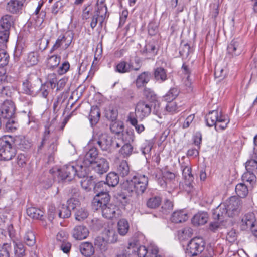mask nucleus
<instances>
[{
  "mask_svg": "<svg viewBox=\"0 0 257 257\" xmlns=\"http://www.w3.org/2000/svg\"><path fill=\"white\" fill-rule=\"evenodd\" d=\"M241 205L240 199L236 196H232L213 210V218L221 221L226 217L237 215L240 210Z\"/></svg>",
  "mask_w": 257,
  "mask_h": 257,
  "instance_id": "obj_1",
  "label": "nucleus"
},
{
  "mask_svg": "<svg viewBox=\"0 0 257 257\" xmlns=\"http://www.w3.org/2000/svg\"><path fill=\"white\" fill-rule=\"evenodd\" d=\"M110 196L104 193L102 196L94 197L92 201L93 208L96 210H101L102 216L108 219H112L118 217L120 210L118 208L112 204H108Z\"/></svg>",
  "mask_w": 257,
  "mask_h": 257,
  "instance_id": "obj_2",
  "label": "nucleus"
},
{
  "mask_svg": "<svg viewBox=\"0 0 257 257\" xmlns=\"http://www.w3.org/2000/svg\"><path fill=\"white\" fill-rule=\"evenodd\" d=\"M57 174L59 179L70 181L76 176L80 178L84 177L87 175V171L86 169H83L81 161L78 160L77 162L66 164L61 168L58 169Z\"/></svg>",
  "mask_w": 257,
  "mask_h": 257,
  "instance_id": "obj_3",
  "label": "nucleus"
},
{
  "mask_svg": "<svg viewBox=\"0 0 257 257\" xmlns=\"http://www.w3.org/2000/svg\"><path fill=\"white\" fill-rule=\"evenodd\" d=\"M148 183V178L145 175L137 174L124 181L122 187L128 193L139 195L145 191Z\"/></svg>",
  "mask_w": 257,
  "mask_h": 257,
  "instance_id": "obj_4",
  "label": "nucleus"
},
{
  "mask_svg": "<svg viewBox=\"0 0 257 257\" xmlns=\"http://www.w3.org/2000/svg\"><path fill=\"white\" fill-rule=\"evenodd\" d=\"M206 124L209 126H215L217 131L223 130L229 122L227 117L218 110L210 111L205 117Z\"/></svg>",
  "mask_w": 257,
  "mask_h": 257,
  "instance_id": "obj_5",
  "label": "nucleus"
},
{
  "mask_svg": "<svg viewBox=\"0 0 257 257\" xmlns=\"http://www.w3.org/2000/svg\"><path fill=\"white\" fill-rule=\"evenodd\" d=\"M153 246L156 245L151 244L147 249L145 246L140 245L137 240H133L129 242L126 248V253L131 254L132 256L152 257V251L150 249Z\"/></svg>",
  "mask_w": 257,
  "mask_h": 257,
  "instance_id": "obj_6",
  "label": "nucleus"
},
{
  "mask_svg": "<svg viewBox=\"0 0 257 257\" xmlns=\"http://www.w3.org/2000/svg\"><path fill=\"white\" fill-rule=\"evenodd\" d=\"M108 17L107 14V8L103 1L98 0L97 3V10L96 14L93 17L90 26L94 29L97 25L98 22L101 26L106 18Z\"/></svg>",
  "mask_w": 257,
  "mask_h": 257,
  "instance_id": "obj_7",
  "label": "nucleus"
},
{
  "mask_svg": "<svg viewBox=\"0 0 257 257\" xmlns=\"http://www.w3.org/2000/svg\"><path fill=\"white\" fill-rule=\"evenodd\" d=\"M205 245V242L202 238H193L188 243L186 253L190 256H196L204 250Z\"/></svg>",
  "mask_w": 257,
  "mask_h": 257,
  "instance_id": "obj_8",
  "label": "nucleus"
},
{
  "mask_svg": "<svg viewBox=\"0 0 257 257\" xmlns=\"http://www.w3.org/2000/svg\"><path fill=\"white\" fill-rule=\"evenodd\" d=\"M93 145H98L102 150H108L112 145V139L107 134H97L93 136L90 142Z\"/></svg>",
  "mask_w": 257,
  "mask_h": 257,
  "instance_id": "obj_9",
  "label": "nucleus"
},
{
  "mask_svg": "<svg viewBox=\"0 0 257 257\" xmlns=\"http://www.w3.org/2000/svg\"><path fill=\"white\" fill-rule=\"evenodd\" d=\"M73 37L74 34L71 32H67L64 35L59 36L51 49L50 52L52 53L59 48L64 50L66 49L71 44Z\"/></svg>",
  "mask_w": 257,
  "mask_h": 257,
  "instance_id": "obj_10",
  "label": "nucleus"
},
{
  "mask_svg": "<svg viewBox=\"0 0 257 257\" xmlns=\"http://www.w3.org/2000/svg\"><path fill=\"white\" fill-rule=\"evenodd\" d=\"M160 174L162 175V178H158V183L163 188L169 186L170 188H175L176 184L175 183V174L167 170H160Z\"/></svg>",
  "mask_w": 257,
  "mask_h": 257,
  "instance_id": "obj_11",
  "label": "nucleus"
},
{
  "mask_svg": "<svg viewBox=\"0 0 257 257\" xmlns=\"http://www.w3.org/2000/svg\"><path fill=\"white\" fill-rule=\"evenodd\" d=\"M152 111V106L150 104L144 101H139L135 107V118L140 121L148 117Z\"/></svg>",
  "mask_w": 257,
  "mask_h": 257,
  "instance_id": "obj_12",
  "label": "nucleus"
},
{
  "mask_svg": "<svg viewBox=\"0 0 257 257\" xmlns=\"http://www.w3.org/2000/svg\"><path fill=\"white\" fill-rule=\"evenodd\" d=\"M243 47L244 44L241 40L233 39L227 47V56L229 58H232L240 55Z\"/></svg>",
  "mask_w": 257,
  "mask_h": 257,
  "instance_id": "obj_13",
  "label": "nucleus"
},
{
  "mask_svg": "<svg viewBox=\"0 0 257 257\" xmlns=\"http://www.w3.org/2000/svg\"><path fill=\"white\" fill-rule=\"evenodd\" d=\"M107 239L101 236L97 237L95 239V245L102 250L107 249L108 243H114L117 240V235L113 230H108Z\"/></svg>",
  "mask_w": 257,
  "mask_h": 257,
  "instance_id": "obj_14",
  "label": "nucleus"
},
{
  "mask_svg": "<svg viewBox=\"0 0 257 257\" xmlns=\"http://www.w3.org/2000/svg\"><path fill=\"white\" fill-rule=\"evenodd\" d=\"M98 151L95 147L90 148L85 155L83 161H81L83 169H86L87 174L90 169V166L93 164L98 158H97Z\"/></svg>",
  "mask_w": 257,
  "mask_h": 257,
  "instance_id": "obj_15",
  "label": "nucleus"
},
{
  "mask_svg": "<svg viewBox=\"0 0 257 257\" xmlns=\"http://www.w3.org/2000/svg\"><path fill=\"white\" fill-rule=\"evenodd\" d=\"M79 204V202L75 199H70L67 201V205H62L59 207L58 214L61 218H67L71 215L70 209H74Z\"/></svg>",
  "mask_w": 257,
  "mask_h": 257,
  "instance_id": "obj_16",
  "label": "nucleus"
},
{
  "mask_svg": "<svg viewBox=\"0 0 257 257\" xmlns=\"http://www.w3.org/2000/svg\"><path fill=\"white\" fill-rule=\"evenodd\" d=\"M16 155V150L12 146L11 144L5 141L1 143L0 147V159L5 161H9Z\"/></svg>",
  "mask_w": 257,
  "mask_h": 257,
  "instance_id": "obj_17",
  "label": "nucleus"
},
{
  "mask_svg": "<svg viewBox=\"0 0 257 257\" xmlns=\"http://www.w3.org/2000/svg\"><path fill=\"white\" fill-rule=\"evenodd\" d=\"M15 111L14 103L10 100L5 101L0 109V116L9 119L13 116Z\"/></svg>",
  "mask_w": 257,
  "mask_h": 257,
  "instance_id": "obj_18",
  "label": "nucleus"
},
{
  "mask_svg": "<svg viewBox=\"0 0 257 257\" xmlns=\"http://www.w3.org/2000/svg\"><path fill=\"white\" fill-rule=\"evenodd\" d=\"M136 66H134L132 62H127L124 61L119 62L115 67V71L119 73H125L131 71H138L140 67L139 63Z\"/></svg>",
  "mask_w": 257,
  "mask_h": 257,
  "instance_id": "obj_19",
  "label": "nucleus"
},
{
  "mask_svg": "<svg viewBox=\"0 0 257 257\" xmlns=\"http://www.w3.org/2000/svg\"><path fill=\"white\" fill-rule=\"evenodd\" d=\"M183 177L185 180V185L189 188L188 191H190L192 187V183L193 182L194 177L191 173V168L188 163H183L181 166Z\"/></svg>",
  "mask_w": 257,
  "mask_h": 257,
  "instance_id": "obj_20",
  "label": "nucleus"
},
{
  "mask_svg": "<svg viewBox=\"0 0 257 257\" xmlns=\"http://www.w3.org/2000/svg\"><path fill=\"white\" fill-rule=\"evenodd\" d=\"M157 43L155 40L147 42L144 49L141 50L143 55L148 59L154 57L157 53L158 49L156 47Z\"/></svg>",
  "mask_w": 257,
  "mask_h": 257,
  "instance_id": "obj_21",
  "label": "nucleus"
},
{
  "mask_svg": "<svg viewBox=\"0 0 257 257\" xmlns=\"http://www.w3.org/2000/svg\"><path fill=\"white\" fill-rule=\"evenodd\" d=\"M26 0H10L7 4V10L13 14L21 13Z\"/></svg>",
  "mask_w": 257,
  "mask_h": 257,
  "instance_id": "obj_22",
  "label": "nucleus"
},
{
  "mask_svg": "<svg viewBox=\"0 0 257 257\" xmlns=\"http://www.w3.org/2000/svg\"><path fill=\"white\" fill-rule=\"evenodd\" d=\"M91 168L98 174H102L108 171L109 168L108 163L104 158H98L90 166Z\"/></svg>",
  "mask_w": 257,
  "mask_h": 257,
  "instance_id": "obj_23",
  "label": "nucleus"
},
{
  "mask_svg": "<svg viewBox=\"0 0 257 257\" xmlns=\"http://www.w3.org/2000/svg\"><path fill=\"white\" fill-rule=\"evenodd\" d=\"M89 231L88 229L83 225L76 226L72 232V236L76 240H83L86 239L88 236Z\"/></svg>",
  "mask_w": 257,
  "mask_h": 257,
  "instance_id": "obj_24",
  "label": "nucleus"
},
{
  "mask_svg": "<svg viewBox=\"0 0 257 257\" xmlns=\"http://www.w3.org/2000/svg\"><path fill=\"white\" fill-rule=\"evenodd\" d=\"M182 73L184 75L183 79L184 84L186 87V89L188 92L192 91V81L190 79L191 70L187 65L183 64L182 66Z\"/></svg>",
  "mask_w": 257,
  "mask_h": 257,
  "instance_id": "obj_25",
  "label": "nucleus"
},
{
  "mask_svg": "<svg viewBox=\"0 0 257 257\" xmlns=\"http://www.w3.org/2000/svg\"><path fill=\"white\" fill-rule=\"evenodd\" d=\"M255 217L253 213L245 214L242 218L241 226L242 229H251L254 226Z\"/></svg>",
  "mask_w": 257,
  "mask_h": 257,
  "instance_id": "obj_26",
  "label": "nucleus"
},
{
  "mask_svg": "<svg viewBox=\"0 0 257 257\" xmlns=\"http://www.w3.org/2000/svg\"><path fill=\"white\" fill-rule=\"evenodd\" d=\"M208 215L206 212H199L192 219V223L196 226L205 224L208 221Z\"/></svg>",
  "mask_w": 257,
  "mask_h": 257,
  "instance_id": "obj_27",
  "label": "nucleus"
},
{
  "mask_svg": "<svg viewBox=\"0 0 257 257\" xmlns=\"http://www.w3.org/2000/svg\"><path fill=\"white\" fill-rule=\"evenodd\" d=\"M79 249L81 254L86 257H89L94 253V247L92 243L89 242L81 243Z\"/></svg>",
  "mask_w": 257,
  "mask_h": 257,
  "instance_id": "obj_28",
  "label": "nucleus"
},
{
  "mask_svg": "<svg viewBox=\"0 0 257 257\" xmlns=\"http://www.w3.org/2000/svg\"><path fill=\"white\" fill-rule=\"evenodd\" d=\"M116 146L117 148L121 146L119 150V153L123 158H127L132 155L133 147L130 143H123V145H122L120 143L116 142Z\"/></svg>",
  "mask_w": 257,
  "mask_h": 257,
  "instance_id": "obj_29",
  "label": "nucleus"
},
{
  "mask_svg": "<svg viewBox=\"0 0 257 257\" xmlns=\"http://www.w3.org/2000/svg\"><path fill=\"white\" fill-rule=\"evenodd\" d=\"M151 74L148 72H144L141 73L137 78L136 85L137 88L145 86L150 81Z\"/></svg>",
  "mask_w": 257,
  "mask_h": 257,
  "instance_id": "obj_30",
  "label": "nucleus"
},
{
  "mask_svg": "<svg viewBox=\"0 0 257 257\" xmlns=\"http://www.w3.org/2000/svg\"><path fill=\"white\" fill-rule=\"evenodd\" d=\"M100 112L99 108L97 106L91 107L89 119L92 126L95 125L99 120Z\"/></svg>",
  "mask_w": 257,
  "mask_h": 257,
  "instance_id": "obj_31",
  "label": "nucleus"
},
{
  "mask_svg": "<svg viewBox=\"0 0 257 257\" xmlns=\"http://www.w3.org/2000/svg\"><path fill=\"white\" fill-rule=\"evenodd\" d=\"M155 79L159 83H162L168 79L167 71L162 67H157L154 69Z\"/></svg>",
  "mask_w": 257,
  "mask_h": 257,
  "instance_id": "obj_32",
  "label": "nucleus"
},
{
  "mask_svg": "<svg viewBox=\"0 0 257 257\" xmlns=\"http://www.w3.org/2000/svg\"><path fill=\"white\" fill-rule=\"evenodd\" d=\"M188 219L187 213L185 211L179 210L174 212L171 216V221L175 223L185 221Z\"/></svg>",
  "mask_w": 257,
  "mask_h": 257,
  "instance_id": "obj_33",
  "label": "nucleus"
},
{
  "mask_svg": "<svg viewBox=\"0 0 257 257\" xmlns=\"http://www.w3.org/2000/svg\"><path fill=\"white\" fill-rule=\"evenodd\" d=\"M14 251L16 257H24L26 255V247L20 241L13 240Z\"/></svg>",
  "mask_w": 257,
  "mask_h": 257,
  "instance_id": "obj_34",
  "label": "nucleus"
},
{
  "mask_svg": "<svg viewBox=\"0 0 257 257\" xmlns=\"http://www.w3.org/2000/svg\"><path fill=\"white\" fill-rule=\"evenodd\" d=\"M22 90L24 93L31 96L35 95L38 91L35 87L32 86L31 81L29 79H26L23 82Z\"/></svg>",
  "mask_w": 257,
  "mask_h": 257,
  "instance_id": "obj_35",
  "label": "nucleus"
},
{
  "mask_svg": "<svg viewBox=\"0 0 257 257\" xmlns=\"http://www.w3.org/2000/svg\"><path fill=\"white\" fill-rule=\"evenodd\" d=\"M27 213L31 218L36 219H41L44 215V212L41 209L34 207L27 208Z\"/></svg>",
  "mask_w": 257,
  "mask_h": 257,
  "instance_id": "obj_36",
  "label": "nucleus"
},
{
  "mask_svg": "<svg viewBox=\"0 0 257 257\" xmlns=\"http://www.w3.org/2000/svg\"><path fill=\"white\" fill-rule=\"evenodd\" d=\"M25 243L29 246H32L36 243V237L34 232L31 230H27L23 237Z\"/></svg>",
  "mask_w": 257,
  "mask_h": 257,
  "instance_id": "obj_37",
  "label": "nucleus"
},
{
  "mask_svg": "<svg viewBox=\"0 0 257 257\" xmlns=\"http://www.w3.org/2000/svg\"><path fill=\"white\" fill-rule=\"evenodd\" d=\"M107 186V185L104 181H100L96 183L94 187V190L97 193L95 197L102 196V194L104 193L108 194L107 189L106 188Z\"/></svg>",
  "mask_w": 257,
  "mask_h": 257,
  "instance_id": "obj_38",
  "label": "nucleus"
},
{
  "mask_svg": "<svg viewBox=\"0 0 257 257\" xmlns=\"http://www.w3.org/2000/svg\"><path fill=\"white\" fill-rule=\"evenodd\" d=\"M106 184L109 186L114 187L119 183V177L115 172L109 173L106 178Z\"/></svg>",
  "mask_w": 257,
  "mask_h": 257,
  "instance_id": "obj_39",
  "label": "nucleus"
},
{
  "mask_svg": "<svg viewBox=\"0 0 257 257\" xmlns=\"http://www.w3.org/2000/svg\"><path fill=\"white\" fill-rule=\"evenodd\" d=\"M118 231L120 235H125L129 229L128 221L125 219H120L117 223Z\"/></svg>",
  "mask_w": 257,
  "mask_h": 257,
  "instance_id": "obj_40",
  "label": "nucleus"
},
{
  "mask_svg": "<svg viewBox=\"0 0 257 257\" xmlns=\"http://www.w3.org/2000/svg\"><path fill=\"white\" fill-rule=\"evenodd\" d=\"M1 29L9 30L13 23L12 16L6 15L3 16L1 20Z\"/></svg>",
  "mask_w": 257,
  "mask_h": 257,
  "instance_id": "obj_41",
  "label": "nucleus"
},
{
  "mask_svg": "<svg viewBox=\"0 0 257 257\" xmlns=\"http://www.w3.org/2000/svg\"><path fill=\"white\" fill-rule=\"evenodd\" d=\"M235 192L239 197L244 198L248 194V189L246 185L240 183L236 185Z\"/></svg>",
  "mask_w": 257,
  "mask_h": 257,
  "instance_id": "obj_42",
  "label": "nucleus"
},
{
  "mask_svg": "<svg viewBox=\"0 0 257 257\" xmlns=\"http://www.w3.org/2000/svg\"><path fill=\"white\" fill-rule=\"evenodd\" d=\"M89 213L87 210L84 208H76L75 213V217L76 220L79 221H82L87 218Z\"/></svg>",
  "mask_w": 257,
  "mask_h": 257,
  "instance_id": "obj_43",
  "label": "nucleus"
},
{
  "mask_svg": "<svg viewBox=\"0 0 257 257\" xmlns=\"http://www.w3.org/2000/svg\"><path fill=\"white\" fill-rule=\"evenodd\" d=\"M179 91L177 88H171L168 92L164 96V100L166 102L173 101L178 95Z\"/></svg>",
  "mask_w": 257,
  "mask_h": 257,
  "instance_id": "obj_44",
  "label": "nucleus"
},
{
  "mask_svg": "<svg viewBox=\"0 0 257 257\" xmlns=\"http://www.w3.org/2000/svg\"><path fill=\"white\" fill-rule=\"evenodd\" d=\"M242 180L244 182H248L253 185L256 182V177L254 173L246 171L242 176Z\"/></svg>",
  "mask_w": 257,
  "mask_h": 257,
  "instance_id": "obj_45",
  "label": "nucleus"
},
{
  "mask_svg": "<svg viewBox=\"0 0 257 257\" xmlns=\"http://www.w3.org/2000/svg\"><path fill=\"white\" fill-rule=\"evenodd\" d=\"M117 171L122 177L127 176L130 172V168L126 161H122L117 168Z\"/></svg>",
  "mask_w": 257,
  "mask_h": 257,
  "instance_id": "obj_46",
  "label": "nucleus"
},
{
  "mask_svg": "<svg viewBox=\"0 0 257 257\" xmlns=\"http://www.w3.org/2000/svg\"><path fill=\"white\" fill-rule=\"evenodd\" d=\"M135 139V135L134 131L131 130H127L121 134V140L122 143L130 144L133 142Z\"/></svg>",
  "mask_w": 257,
  "mask_h": 257,
  "instance_id": "obj_47",
  "label": "nucleus"
},
{
  "mask_svg": "<svg viewBox=\"0 0 257 257\" xmlns=\"http://www.w3.org/2000/svg\"><path fill=\"white\" fill-rule=\"evenodd\" d=\"M138 119L137 118L131 115L128 117V120L135 127L136 131L138 134H141L145 130V127L143 124L138 123Z\"/></svg>",
  "mask_w": 257,
  "mask_h": 257,
  "instance_id": "obj_48",
  "label": "nucleus"
},
{
  "mask_svg": "<svg viewBox=\"0 0 257 257\" xmlns=\"http://www.w3.org/2000/svg\"><path fill=\"white\" fill-rule=\"evenodd\" d=\"M124 125L121 121H112L110 125L111 131L116 134H119L123 131Z\"/></svg>",
  "mask_w": 257,
  "mask_h": 257,
  "instance_id": "obj_49",
  "label": "nucleus"
},
{
  "mask_svg": "<svg viewBox=\"0 0 257 257\" xmlns=\"http://www.w3.org/2000/svg\"><path fill=\"white\" fill-rule=\"evenodd\" d=\"M192 234V229L190 227H185L178 231V235L182 239H185L190 237Z\"/></svg>",
  "mask_w": 257,
  "mask_h": 257,
  "instance_id": "obj_50",
  "label": "nucleus"
},
{
  "mask_svg": "<svg viewBox=\"0 0 257 257\" xmlns=\"http://www.w3.org/2000/svg\"><path fill=\"white\" fill-rule=\"evenodd\" d=\"M161 201V198L159 197H153L148 200L147 205L149 208H155L160 205Z\"/></svg>",
  "mask_w": 257,
  "mask_h": 257,
  "instance_id": "obj_51",
  "label": "nucleus"
},
{
  "mask_svg": "<svg viewBox=\"0 0 257 257\" xmlns=\"http://www.w3.org/2000/svg\"><path fill=\"white\" fill-rule=\"evenodd\" d=\"M27 62L29 65H34L38 62V54L36 52H31L28 55Z\"/></svg>",
  "mask_w": 257,
  "mask_h": 257,
  "instance_id": "obj_52",
  "label": "nucleus"
},
{
  "mask_svg": "<svg viewBox=\"0 0 257 257\" xmlns=\"http://www.w3.org/2000/svg\"><path fill=\"white\" fill-rule=\"evenodd\" d=\"M166 105V110L171 113H176L179 111V107L177 106L175 101H170L167 102Z\"/></svg>",
  "mask_w": 257,
  "mask_h": 257,
  "instance_id": "obj_53",
  "label": "nucleus"
},
{
  "mask_svg": "<svg viewBox=\"0 0 257 257\" xmlns=\"http://www.w3.org/2000/svg\"><path fill=\"white\" fill-rule=\"evenodd\" d=\"M246 170L247 171L255 173L257 172V161L255 159L248 160L245 164Z\"/></svg>",
  "mask_w": 257,
  "mask_h": 257,
  "instance_id": "obj_54",
  "label": "nucleus"
},
{
  "mask_svg": "<svg viewBox=\"0 0 257 257\" xmlns=\"http://www.w3.org/2000/svg\"><path fill=\"white\" fill-rule=\"evenodd\" d=\"M9 58L8 54L4 50H0V67H3L8 64Z\"/></svg>",
  "mask_w": 257,
  "mask_h": 257,
  "instance_id": "obj_55",
  "label": "nucleus"
},
{
  "mask_svg": "<svg viewBox=\"0 0 257 257\" xmlns=\"http://www.w3.org/2000/svg\"><path fill=\"white\" fill-rule=\"evenodd\" d=\"M11 249V245L9 243H4L0 246V257H9V251Z\"/></svg>",
  "mask_w": 257,
  "mask_h": 257,
  "instance_id": "obj_56",
  "label": "nucleus"
},
{
  "mask_svg": "<svg viewBox=\"0 0 257 257\" xmlns=\"http://www.w3.org/2000/svg\"><path fill=\"white\" fill-rule=\"evenodd\" d=\"M153 147V143L150 141H146L141 147V151L144 155L149 154Z\"/></svg>",
  "mask_w": 257,
  "mask_h": 257,
  "instance_id": "obj_57",
  "label": "nucleus"
},
{
  "mask_svg": "<svg viewBox=\"0 0 257 257\" xmlns=\"http://www.w3.org/2000/svg\"><path fill=\"white\" fill-rule=\"evenodd\" d=\"M145 97L149 100L155 101L156 99V95L154 92L149 88H145L143 92Z\"/></svg>",
  "mask_w": 257,
  "mask_h": 257,
  "instance_id": "obj_58",
  "label": "nucleus"
},
{
  "mask_svg": "<svg viewBox=\"0 0 257 257\" xmlns=\"http://www.w3.org/2000/svg\"><path fill=\"white\" fill-rule=\"evenodd\" d=\"M85 177L86 176L82 177L83 179L81 181V184L82 188L86 191H88L91 189V186H93V181L91 179L85 178Z\"/></svg>",
  "mask_w": 257,
  "mask_h": 257,
  "instance_id": "obj_59",
  "label": "nucleus"
},
{
  "mask_svg": "<svg viewBox=\"0 0 257 257\" xmlns=\"http://www.w3.org/2000/svg\"><path fill=\"white\" fill-rule=\"evenodd\" d=\"M61 58L57 55L51 56L48 60V63L52 67L57 66L60 62Z\"/></svg>",
  "mask_w": 257,
  "mask_h": 257,
  "instance_id": "obj_60",
  "label": "nucleus"
},
{
  "mask_svg": "<svg viewBox=\"0 0 257 257\" xmlns=\"http://www.w3.org/2000/svg\"><path fill=\"white\" fill-rule=\"evenodd\" d=\"M105 116L108 119L113 121L116 120L117 113L115 110L108 109L105 111Z\"/></svg>",
  "mask_w": 257,
  "mask_h": 257,
  "instance_id": "obj_61",
  "label": "nucleus"
},
{
  "mask_svg": "<svg viewBox=\"0 0 257 257\" xmlns=\"http://www.w3.org/2000/svg\"><path fill=\"white\" fill-rule=\"evenodd\" d=\"M47 82L50 83L52 88H55L57 82L56 74L54 73L49 74L47 76Z\"/></svg>",
  "mask_w": 257,
  "mask_h": 257,
  "instance_id": "obj_62",
  "label": "nucleus"
},
{
  "mask_svg": "<svg viewBox=\"0 0 257 257\" xmlns=\"http://www.w3.org/2000/svg\"><path fill=\"white\" fill-rule=\"evenodd\" d=\"M227 70L226 68H217L215 69V75L216 77L224 78L227 75Z\"/></svg>",
  "mask_w": 257,
  "mask_h": 257,
  "instance_id": "obj_63",
  "label": "nucleus"
},
{
  "mask_svg": "<svg viewBox=\"0 0 257 257\" xmlns=\"http://www.w3.org/2000/svg\"><path fill=\"white\" fill-rule=\"evenodd\" d=\"M70 68V64L68 61H65L59 67L58 70V73L60 75L65 74Z\"/></svg>",
  "mask_w": 257,
  "mask_h": 257,
  "instance_id": "obj_64",
  "label": "nucleus"
}]
</instances>
